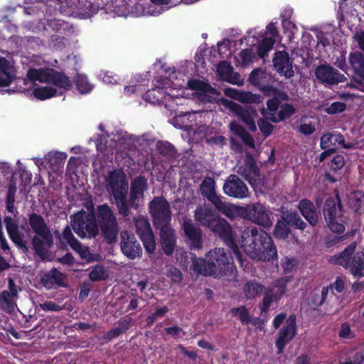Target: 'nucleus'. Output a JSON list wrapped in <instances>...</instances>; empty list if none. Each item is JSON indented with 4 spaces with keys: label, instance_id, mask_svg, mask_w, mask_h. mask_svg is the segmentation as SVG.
<instances>
[{
    "label": "nucleus",
    "instance_id": "nucleus-14",
    "mask_svg": "<svg viewBox=\"0 0 364 364\" xmlns=\"http://www.w3.org/2000/svg\"><path fill=\"white\" fill-rule=\"evenodd\" d=\"M245 217L252 222L263 227H269L272 224L271 212L261 203H254L245 209Z\"/></svg>",
    "mask_w": 364,
    "mask_h": 364
},
{
    "label": "nucleus",
    "instance_id": "nucleus-52",
    "mask_svg": "<svg viewBox=\"0 0 364 364\" xmlns=\"http://www.w3.org/2000/svg\"><path fill=\"white\" fill-rule=\"evenodd\" d=\"M298 262L294 258L285 257L282 259V267L284 273L288 274L292 272L296 267Z\"/></svg>",
    "mask_w": 364,
    "mask_h": 364
},
{
    "label": "nucleus",
    "instance_id": "nucleus-9",
    "mask_svg": "<svg viewBox=\"0 0 364 364\" xmlns=\"http://www.w3.org/2000/svg\"><path fill=\"white\" fill-rule=\"evenodd\" d=\"M29 223L32 230L38 235L33 238L34 250L36 254L44 259L46 255V249L53 244L52 235L41 216L31 215Z\"/></svg>",
    "mask_w": 364,
    "mask_h": 364
},
{
    "label": "nucleus",
    "instance_id": "nucleus-41",
    "mask_svg": "<svg viewBox=\"0 0 364 364\" xmlns=\"http://www.w3.org/2000/svg\"><path fill=\"white\" fill-rule=\"evenodd\" d=\"M235 58L238 65L247 67L249 66L255 59H256V55L252 50L245 49L240 51Z\"/></svg>",
    "mask_w": 364,
    "mask_h": 364
},
{
    "label": "nucleus",
    "instance_id": "nucleus-13",
    "mask_svg": "<svg viewBox=\"0 0 364 364\" xmlns=\"http://www.w3.org/2000/svg\"><path fill=\"white\" fill-rule=\"evenodd\" d=\"M323 214L328 228L332 232L340 233L344 231L342 211L338 198H330L326 200Z\"/></svg>",
    "mask_w": 364,
    "mask_h": 364
},
{
    "label": "nucleus",
    "instance_id": "nucleus-57",
    "mask_svg": "<svg viewBox=\"0 0 364 364\" xmlns=\"http://www.w3.org/2000/svg\"><path fill=\"white\" fill-rule=\"evenodd\" d=\"M167 276L174 282H181L183 279L181 272L176 267H171L168 271Z\"/></svg>",
    "mask_w": 364,
    "mask_h": 364
},
{
    "label": "nucleus",
    "instance_id": "nucleus-62",
    "mask_svg": "<svg viewBox=\"0 0 364 364\" xmlns=\"http://www.w3.org/2000/svg\"><path fill=\"white\" fill-rule=\"evenodd\" d=\"M339 335L341 337L344 338H349L352 337V332L348 324L343 323L341 326Z\"/></svg>",
    "mask_w": 364,
    "mask_h": 364
},
{
    "label": "nucleus",
    "instance_id": "nucleus-17",
    "mask_svg": "<svg viewBox=\"0 0 364 364\" xmlns=\"http://www.w3.org/2000/svg\"><path fill=\"white\" fill-rule=\"evenodd\" d=\"M225 193L229 196L244 198L248 196L246 184L235 175H230L223 185Z\"/></svg>",
    "mask_w": 364,
    "mask_h": 364
},
{
    "label": "nucleus",
    "instance_id": "nucleus-56",
    "mask_svg": "<svg viewBox=\"0 0 364 364\" xmlns=\"http://www.w3.org/2000/svg\"><path fill=\"white\" fill-rule=\"evenodd\" d=\"M315 130V127L313 125L310 119L304 118L301 120L300 125V131L304 134H311Z\"/></svg>",
    "mask_w": 364,
    "mask_h": 364
},
{
    "label": "nucleus",
    "instance_id": "nucleus-32",
    "mask_svg": "<svg viewBox=\"0 0 364 364\" xmlns=\"http://www.w3.org/2000/svg\"><path fill=\"white\" fill-rule=\"evenodd\" d=\"M4 223L11 240L16 245H21L23 240L19 234L17 220L9 216H6Z\"/></svg>",
    "mask_w": 364,
    "mask_h": 364
},
{
    "label": "nucleus",
    "instance_id": "nucleus-59",
    "mask_svg": "<svg viewBox=\"0 0 364 364\" xmlns=\"http://www.w3.org/2000/svg\"><path fill=\"white\" fill-rule=\"evenodd\" d=\"M274 301V296H272L269 292L266 293L262 303V312H267L272 301Z\"/></svg>",
    "mask_w": 364,
    "mask_h": 364
},
{
    "label": "nucleus",
    "instance_id": "nucleus-61",
    "mask_svg": "<svg viewBox=\"0 0 364 364\" xmlns=\"http://www.w3.org/2000/svg\"><path fill=\"white\" fill-rule=\"evenodd\" d=\"M40 306L44 311H58L61 309V308L58 305L50 301H45L40 304Z\"/></svg>",
    "mask_w": 364,
    "mask_h": 364
},
{
    "label": "nucleus",
    "instance_id": "nucleus-40",
    "mask_svg": "<svg viewBox=\"0 0 364 364\" xmlns=\"http://www.w3.org/2000/svg\"><path fill=\"white\" fill-rule=\"evenodd\" d=\"M249 80L255 86L262 87L268 81V75L262 69H255L250 73Z\"/></svg>",
    "mask_w": 364,
    "mask_h": 364
},
{
    "label": "nucleus",
    "instance_id": "nucleus-53",
    "mask_svg": "<svg viewBox=\"0 0 364 364\" xmlns=\"http://www.w3.org/2000/svg\"><path fill=\"white\" fill-rule=\"evenodd\" d=\"M106 277V272L102 266H95L90 273V278L92 281L104 279Z\"/></svg>",
    "mask_w": 364,
    "mask_h": 364
},
{
    "label": "nucleus",
    "instance_id": "nucleus-58",
    "mask_svg": "<svg viewBox=\"0 0 364 364\" xmlns=\"http://www.w3.org/2000/svg\"><path fill=\"white\" fill-rule=\"evenodd\" d=\"M344 165V159L341 155L336 156L331 162L330 167L332 170L336 171L341 168Z\"/></svg>",
    "mask_w": 364,
    "mask_h": 364
},
{
    "label": "nucleus",
    "instance_id": "nucleus-34",
    "mask_svg": "<svg viewBox=\"0 0 364 364\" xmlns=\"http://www.w3.org/2000/svg\"><path fill=\"white\" fill-rule=\"evenodd\" d=\"M289 281V277H285L277 279L273 283L269 293L274 296L275 301L279 300L286 292V285Z\"/></svg>",
    "mask_w": 364,
    "mask_h": 364
},
{
    "label": "nucleus",
    "instance_id": "nucleus-63",
    "mask_svg": "<svg viewBox=\"0 0 364 364\" xmlns=\"http://www.w3.org/2000/svg\"><path fill=\"white\" fill-rule=\"evenodd\" d=\"M166 331L168 334H170L174 337H176V338L181 337L182 335L184 334L182 328H181L178 326H173V327L166 328Z\"/></svg>",
    "mask_w": 364,
    "mask_h": 364
},
{
    "label": "nucleus",
    "instance_id": "nucleus-44",
    "mask_svg": "<svg viewBox=\"0 0 364 364\" xmlns=\"http://www.w3.org/2000/svg\"><path fill=\"white\" fill-rule=\"evenodd\" d=\"M362 6V3L358 0H344L340 4L339 9L342 15L350 14L354 15L358 7Z\"/></svg>",
    "mask_w": 364,
    "mask_h": 364
},
{
    "label": "nucleus",
    "instance_id": "nucleus-23",
    "mask_svg": "<svg viewBox=\"0 0 364 364\" xmlns=\"http://www.w3.org/2000/svg\"><path fill=\"white\" fill-rule=\"evenodd\" d=\"M273 63L274 68L281 75L289 78L294 75L292 65L287 53L284 51L276 53L275 57L273 59Z\"/></svg>",
    "mask_w": 364,
    "mask_h": 364
},
{
    "label": "nucleus",
    "instance_id": "nucleus-24",
    "mask_svg": "<svg viewBox=\"0 0 364 364\" xmlns=\"http://www.w3.org/2000/svg\"><path fill=\"white\" fill-rule=\"evenodd\" d=\"M224 93L226 96L242 103L259 104L262 102V98L259 95L250 92H239L235 88H226Z\"/></svg>",
    "mask_w": 364,
    "mask_h": 364
},
{
    "label": "nucleus",
    "instance_id": "nucleus-64",
    "mask_svg": "<svg viewBox=\"0 0 364 364\" xmlns=\"http://www.w3.org/2000/svg\"><path fill=\"white\" fill-rule=\"evenodd\" d=\"M102 79L107 84H114L117 82L116 75L112 73L106 72L103 74Z\"/></svg>",
    "mask_w": 364,
    "mask_h": 364
},
{
    "label": "nucleus",
    "instance_id": "nucleus-55",
    "mask_svg": "<svg viewBox=\"0 0 364 364\" xmlns=\"http://www.w3.org/2000/svg\"><path fill=\"white\" fill-rule=\"evenodd\" d=\"M346 109V105L341 102H335L332 103L329 107L325 109L326 112L330 114H334L338 112H341Z\"/></svg>",
    "mask_w": 364,
    "mask_h": 364
},
{
    "label": "nucleus",
    "instance_id": "nucleus-36",
    "mask_svg": "<svg viewBox=\"0 0 364 364\" xmlns=\"http://www.w3.org/2000/svg\"><path fill=\"white\" fill-rule=\"evenodd\" d=\"M66 158L67 154L65 152L59 151H50L46 156V159L54 171H58L63 167Z\"/></svg>",
    "mask_w": 364,
    "mask_h": 364
},
{
    "label": "nucleus",
    "instance_id": "nucleus-38",
    "mask_svg": "<svg viewBox=\"0 0 364 364\" xmlns=\"http://www.w3.org/2000/svg\"><path fill=\"white\" fill-rule=\"evenodd\" d=\"M350 65L355 73L364 79V57L360 53H350L349 55Z\"/></svg>",
    "mask_w": 364,
    "mask_h": 364
},
{
    "label": "nucleus",
    "instance_id": "nucleus-18",
    "mask_svg": "<svg viewBox=\"0 0 364 364\" xmlns=\"http://www.w3.org/2000/svg\"><path fill=\"white\" fill-rule=\"evenodd\" d=\"M121 250L129 259H134L140 257L141 248L134 235L128 232L121 233Z\"/></svg>",
    "mask_w": 364,
    "mask_h": 364
},
{
    "label": "nucleus",
    "instance_id": "nucleus-54",
    "mask_svg": "<svg viewBox=\"0 0 364 364\" xmlns=\"http://www.w3.org/2000/svg\"><path fill=\"white\" fill-rule=\"evenodd\" d=\"M258 127L260 131L262 132L263 135L265 136L270 135L273 130L272 124L264 119H260L258 120Z\"/></svg>",
    "mask_w": 364,
    "mask_h": 364
},
{
    "label": "nucleus",
    "instance_id": "nucleus-12",
    "mask_svg": "<svg viewBox=\"0 0 364 364\" xmlns=\"http://www.w3.org/2000/svg\"><path fill=\"white\" fill-rule=\"evenodd\" d=\"M267 108H262V114L273 122H279L291 117L295 109L289 104H282L279 97H274L267 102Z\"/></svg>",
    "mask_w": 364,
    "mask_h": 364
},
{
    "label": "nucleus",
    "instance_id": "nucleus-20",
    "mask_svg": "<svg viewBox=\"0 0 364 364\" xmlns=\"http://www.w3.org/2000/svg\"><path fill=\"white\" fill-rule=\"evenodd\" d=\"M147 189L146 180L141 176L136 177L131 183L129 198L127 201L128 208L137 209L139 200L143 198L144 192Z\"/></svg>",
    "mask_w": 364,
    "mask_h": 364
},
{
    "label": "nucleus",
    "instance_id": "nucleus-46",
    "mask_svg": "<svg viewBox=\"0 0 364 364\" xmlns=\"http://www.w3.org/2000/svg\"><path fill=\"white\" fill-rule=\"evenodd\" d=\"M349 271L354 277H364V260L359 256H354Z\"/></svg>",
    "mask_w": 364,
    "mask_h": 364
},
{
    "label": "nucleus",
    "instance_id": "nucleus-5",
    "mask_svg": "<svg viewBox=\"0 0 364 364\" xmlns=\"http://www.w3.org/2000/svg\"><path fill=\"white\" fill-rule=\"evenodd\" d=\"M28 77L33 82L48 83L55 86H38L33 90L36 98L44 100L56 95H62L65 90L71 87V82L63 74L55 72L52 69H31L28 72Z\"/></svg>",
    "mask_w": 364,
    "mask_h": 364
},
{
    "label": "nucleus",
    "instance_id": "nucleus-28",
    "mask_svg": "<svg viewBox=\"0 0 364 364\" xmlns=\"http://www.w3.org/2000/svg\"><path fill=\"white\" fill-rule=\"evenodd\" d=\"M15 77V69L6 58L0 57V87L9 86Z\"/></svg>",
    "mask_w": 364,
    "mask_h": 364
},
{
    "label": "nucleus",
    "instance_id": "nucleus-8",
    "mask_svg": "<svg viewBox=\"0 0 364 364\" xmlns=\"http://www.w3.org/2000/svg\"><path fill=\"white\" fill-rule=\"evenodd\" d=\"M156 87L148 90L144 95V100L152 104L166 103L168 98L183 97L185 91L182 90L184 83L181 82H173L170 79L166 78L162 82L158 81Z\"/></svg>",
    "mask_w": 364,
    "mask_h": 364
},
{
    "label": "nucleus",
    "instance_id": "nucleus-45",
    "mask_svg": "<svg viewBox=\"0 0 364 364\" xmlns=\"http://www.w3.org/2000/svg\"><path fill=\"white\" fill-rule=\"evenodd\" d=\"M247 166V168L240 166L237 173L241 176H244L246 180L251 181L252 177L257 174V170L256 168V166L254 164L252 159H248Z\"/></svg>",
    "mask_w": 364,
    "mask_h": 364
},
{
    "label": "nucleus",
    "instance_id": "nucleus-27",
    "mask_svg": "<svg viewBox=\"0 0 364 364\" xmlns=\"http://www.w3.org/2000/svg\"><path fill=\"white\" fill-rule=\"evenodd\" d=\"M338 145L348 149L350 145L344 144L343 136L339 133L326 134L321 136V147L323 149H328V151H334Z\"/></svg>",
    "mask_w": 364,
    "mask_h": 364
},
{
    "label": "nucleus",
    "instance_id": "nucleus-22",
    "mask_svg": "<svg viewBox=\"0 0 364 364\" xmlns=\"http://www.w3.org/2000/svg\"><path fill=\"white\" fill-rule=\"evenodd\" d=\"M356 247V242H352L346 249L338 255L331 256L328 261L330 263L333 264L341 265L346 269H350V266L353 263V258L355 255V250Z\"/></svg>",
    "mask_w": 364,
    "mask_h": 364
},
{
    "label": "nucleus",
    "instance_id": "nucleus-10",
    "mask_svg": "<svg viewBox=\"0 0 364 364\" xmlns=\"http://www.w3.org/2000/svg\"><path fill=\"white\" fill-rule=\"evenodd\" d=\"M97 218L105 239L109 243L115 241L119 228L117 218L111 208L107 204L99 205L97 208Z\"/></svg>",
    "mask_w": 364,
    "mask_h": 364
},
{
    "label": "nucleus",
    "instance_id": "nucleus-16",
    "mask_svg": "<svg viewBox=\"0 0 364 364\" xmlns=\"http://www.w3.org/2000/svg\"><path fill=\"white\" fill-rule=\"evenodd\" d=\"M296 332V316L291 315L285 321L284 326L279 330L276 340L278 353L281 354L286 345L295 336Z\"/></svg>",
    "mask_w": 364,
    "mask_h": 364
},
{
    "label": "nucleus",
    "instance_id": "nucleus-48",
    "mask_svg": "<svg viewBox=\"0 0 364 364\" xmlns=\"http://www.w3.org/2000/svg\"><path fill=\"white\" fill-rule=\"evenodd\" d=\"M76 86L78 91L82 94L88 93L92 89V85L88 82L87 77L82 75L77 76Z\"/></svg>",
    "mask_w": 364,
    "mask_h": 364
},
{
    "label": "nucleus",
    "instance_id": "nucleus-30",
    "mask_svg": "<svg viewBox=\"0 0 364 364\" xmlns=\"http://www.w3.org/2000/svg\"><path fill=\"white\" fill-rule=\"evenodd\" d=\"M64 279V274L54 269L42 277L41 282L47 289H51L55 286L63 285Z\"/></svg>",
    "mask_w": 364,
    "mask_h": 364
},
{
    "label": "nucleus",
    "instance_id": "nucleus-21",
    "mask_svg": "<svg viewBox=\"0 0 364 364\" xmlns=\"http://www.w3.org/2000/svg\"><path fill=\"white\" fill-rule=\"evenodd\" d=\"M316 76L323 82L331 85L337 84L345 80L343 75L328 65L318 66L316 70Z\"/></svg>",
    "mask_w": 364,
    "mask_h": 364
},
{
    "label": "nucleus",
    "instance_id": "nucleus-3",
    "mask_svg": "<svg viewBox=\"0 0 364 364\" xmlns=\"http://www.w3.org/2000/svg\"><path fill=\"white\" fill-rule=\"evenodd\" d=\"M149 210L154 225L160 228L162 249L167 255H171L176 246V236L169 225L171 220L170 205L164 197H154L149 204Z\"/></svg>",
    "mask_w": 364,
    "mask_h": 364
},
{
    "label": "nucleus",
    "instance_id": "nucleus-43",
    "mask_svg": "<svg viewBox=\"0 0 364 364\" xmlns=\"http://www.w3.org/2000/svg\"><path fill=\"white\" fill-rule=\"evenodd\" d=\"M230 129L234 134L245 140L250 146L253 147V139L246 133L244 128L237 122H232L230 124Z\"/></svg>",
    "mask_w": 364,
    "mask_h": 364
},
{
    "label": "nucleus",
    "instance_id": "nucleus-29",
    "mask_svg": "<svg viewBox=\"0 0 364 364\" xmlns=\"http://www.w3.org/2000/svg\"><path fill=\"white\" fill-rule=\"evenodd\" d=\"M200 190L201 194L207 198L213 205L221 199L220 196H218L216 193L215 183L212 178H205L200 185Z\"/></svg>",
    "mask_w": 364,
    "mask_h": 364
},
{
    "label": "nucleus",
    "instance_id": "nucleus-2",
    "mask_svg": "<svg viewBox=\"0 0 364 364\" xmlns=\"http://www.w3.org/2000/svg\"><path fill=\"white\" fill-rule=\"evenodd\" d=\"M207 258L208 262L202 258L193 259V270L197 274L223 278L228 281L235 279L237 270L228 251L223 248H215L208 253Z\"/></svg>",
    "mask_w": 364,
    "mask_h": 364
},
{
    "label": "nucleus",
    "instance_id": "nucleus-1",
    "mask_svg": "<svg viewBox=\"0 0 364 364\" xmlns=\"http://www.w3.org/2000/svg\"><path fill=\"white\" fill-rule=\"evenodd\" d=\"M188 87L195 91V93L203 102H215L228 109L233 116L242 121L251 131H255L257 126L255 119L257 117V111L254 109H243L240 105L219 97L220 93L211 87L208 84L197 80H189L187 83Z\"/></svg>",
    "mask_w": 364,
    "mask_h": 364
},
{
    "label": "nucleus",
    "instance_id": "nucleus-35",
    "mask_svg": "<svg viewBox=\"0 0 364 364\" xmlns=\"http://www.w3.org/2000/svg\"><path fill=\"white\" fill-rule=\"evenodd\" d=\"M264 286L255 280L247 282L243 287V291L247 299H254L264 290Z\"/></svg>",
    "mask_w": 364,
    "mask_h": 364
},
{
    "label": "nucleus",
    "instance_id": "nucleus-15",
    "mask_svg": "<svg viewBox=\"0 0 364 364\" xmlns=\"http://www.w3.org/2000/svg\"><path fill=\"white\" fill-rule=\"evenodd\" d=\"M136 232L141 237L146 250L152 253L156 249L154 234L147 219L141 215L134 218Z\"/></svg>",
    "mask_w": 364,
    "mask_h": 364
},
{
    "label": "nucleus",
    "instance_id": "nucleus-50",
    "mask_svg": "<svg viewBox=\"0 0 364 364\" xmlns=\"http://www.w3.org/2000/svg\"><path fill=\"white\" fill-rule=\"evenodd\" d=\"M287 225V224L283 220L277 222L274 229V235L276 237L279 239L287 237L289 234V228Z\"/></svg>",
    "mask_w": 364,
    "mask_h": 364
},
{
    "label": "nucleus",
    "instance_id": "nucleus-26",
    "mask_svg": "<svg viewBox=\"0 0 364 364\" xmlns=\"http://www.w3.org/2000/svg\"><path fill=\"white\" fill-rule=\"evenodd\" d=\"M183 228L186 236L190 240L191 248L200 249L201 247V230L196 228L191 220H185Z\"/></svg>",
    "mask_w": 364,
    "mask_h": 364
},
{
    "label": "nucleus",
    "instance_id": "nucleus-4",
    "mask_svg": "<svg viewBox=\"0 0 364 364\" xmlns=\"http://www.w3.org/2000/svg\"><path fill=\"white\" fill-rule=\"evenodd\" d=\"M241 247L251 258L267 261L277 256V250L269 235L255 227L245 229L241 234Z\"/></svg>",
    "mask_w": 364,
    "mask_h": 364
},
{
    "label": "nucleus",
    "instance_id": "nucleus-6",
    "mask_svg": "<svg viewBox=\"0 0 364 364\" xmlns=\"http://www.w3.org/2000/svg\"><path fill=\"white\" fill-rule=\"evenodd\" d=\"M195 219L201 225L208 227L218 234L241 261V256L230 225L223 218H217L210 205L203 204L198 207L195 210Z\"/></svg>",
    "mask_w": 364,
    "mask_h": 364
},
{
    "label": "nucleus",
    "instance_id": "nucleus-19",
    "mask_svg": "<svg viewBox=\"0 0 364 364\" xmlns=\"http://www.w3.org/2000/svg\"><path fill=\"white\" fill-rule=\"evenodd\" d=\"M18 298V288L12 279L9 282V290L0 294V307L7 313H12L17 307L16 301Z\"/></svg>",
    "mask_w": 364,
    "mask_h": 364
},
{
    "label": "nucleus",
    "instance_id": "nucleus-42",
    "mask_svg": "<svg viewBox=\"0 0 364 364\" xmlns=\"http://www.w3.org/2000/svg\"><path fill=\"white\" fill-rule=\"evenodd\" d=\"M350 205L355 211H364V193L361 191H355L350 196Z\"/></svg>",
    "mask_w": 364,
    "mask_h": 364
},
{
    "label": "nucleus",
    "instance_id": "nucleus-33",
    "mask_svg": "<svg viewBox=\"0 0 364 364\" xmlns=\"http://www.w3.org/2000/svg\"><path fill=\"white\" fill-rule=\"evenodd\" d=\"M215 207L229 218H235L241 213H244L242 208L236 206L231 203H225L221 199L215 205Z\"/></svg>",
    "mask_w": 364,
    "mask_h": 364
},
{
    "label": "nucleus",
    "instance_id": "nucleus-51",
    "mask_svg": "<svg viewBox=\"0 0 364 364\" xmlns=\"http://www.w3.org/2000/svg\"><path fill=\"white\" fill-rule=\"evenodd\" d=\"M75 252H77L80 257L87 262H90L93 259V256L91 254L87 247L82 246L80 242L73 247Z\"/></svg>",
    "mask_w": 364,
    "mask_h": 364
},
{
    "label": "nucleus",
    "instance_id": "nucleus-37",
    "mask_svg": "<svg viewBox=\"0 0 364 364\" xmlns=\"http://www.w3.org/2000/svg\"><path fill=\"white\" fill-rule=\"evenodd\" d=\"M282 220L287 224L296 228L304 230L306 228V223L296 212L287 211L284 213Z\"/></svg>",
    "mask_w": 364,
    "mask_h": 364
},
{
    "label": "nucleus",
    "instance_id": "nucleus-11",
    "mask_svg": "<svg viewBox=\"0 0 364 364\" xmlns=\"http://www.w3.org/2000/svg\"><path fill=\"white\" fill-rule=\"evenodd\" d=\"M71 225L75 233L82 238L95 237L99 232L95 215L80 211L73 217Z\"/></svg>",
    "mask_w": 364,
    "mask_h": 364
},
{
    "label": "nucleus",
    "instance_id": "nucleus-7",
    "mask_svg": "<svg viewBox=\"0 0 364 364\" xmlns=\"http://www.w3.org/2000/svg\"><path fill=\"white\" fill-rule=\"evenodd\" d=\"M106 188L113 196L119 213L123 217L129 215L126 194L128 190V181L121 170L109 172L106 177Z\"/></svg>",
    "mask_w": 364,
    "mask_h": 364
},
{
    "label": "nucleus",
    "instance_id": "nucleus-47",
    "mask_svg": "<svg viewBox=\"0 0 364 364\" xmlns=\"http://www.w3.org/2000/svg\"><path fill=\"white\" fill-rule=\"evenodd\" d=\"M275 42L276 38H272V37L264 38L258 46V55L261 58H264L267 53L272 49Z\"/></svg>",
    "mask_w": 364,
    "mask_h": 364
},
{
    "label": "nucleus",
    "instance_id": "nucleus-39",
    "mask_svg": "<svg viewBox=\"0 0 364 364\" xmlns=\"http://www.w3.org/2000/svg\"><path fill=\"white\" fill-rule=\"evenodd\" d=\"M231 312L234 316L237 317L240 320L242 324L252 323L255 325L257 323V319H252L247 309L244 306L232 309Z\"/></svg>",
    "mask_w": 364,
    "mask_h": 364
},
{
    "label": "nucleus",
    "instance_id": "nucleus-31",
    "mask_svg": "<svg viewBox=\"0 0 364 364\" xmlns=\"http://www.w3.org/2000/svg\"><path fill=\"white\" fill-rule=\"evenodd\" d=\"M301 214L311 225H315L318 222V216L314 204L308 200H301L298 205Z\"/></svg>",
    "mask_w": 364,
    "mask_h": 364
},
{
    "label": "nucleus",
    "instance_id": "nucleus-60",
    "mask_svg": "<svg viewBox=\"0 0 364 364\" xmlns=\"http://www.w3.org/2000/svg\"><path fill=\"white\" fill-rule=\"evenodd\" d=\"M17 188L15 183H11L7 192L6 203H15Z\"/></svg>",
    "mask_w": 364,
    "mask_h": 364
},
{
    "label": "nucleus",
    "instance_id": "nucleus-49",
    "mask_svg": "<svg viewBox=\"0 0 364 364\" xmlns=\"http://www.w3.org/2000/svg\"><path fill=\"white\" fill-rule=\"evenodd\" d=\"M60 240L61 242H67L71 248L74 247L79 241L73 236L71 229L68 225H67L60 237Z\"/></svg>",
    "mask_w": 364,
    "mask_h": 364
},
{
    "label": "nucleus",
    "instance_id": "nucleus-25",
    "mask_svg": "<svg viewBox=\"0 0 364 364\" xmlns=\"http://www.w3.org/2000/svg\"><path fill=\"white\" fill-rule=\"evenodd\" d=\"M217 72L219 77L224 81L237 85L243 84V79L240 75L234 73L233 68L225 62H222L218 65Z\"/></svg>",
    "mask_w": 364,
    "mask_h": 364
}]
</instances>
